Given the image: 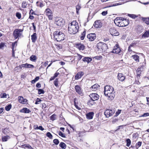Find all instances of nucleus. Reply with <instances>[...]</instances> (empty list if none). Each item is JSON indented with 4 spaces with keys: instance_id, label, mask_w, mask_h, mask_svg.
<instances>
[{
    "instance_id": "2f4dec72",
    "label": "nucleus",
    "mask_w": 149,
    "mask_h": 149,
    "mask_svg": "<svg viewBox=\"0 0 149 149\" xmlns=\"http://www.w3.org/2000/svg\"><path fill=\"white\" fill-rule=\"evenodd\" d=\"M145 64H142L141 65H140L138 68V70H140L141 71H142L143 70L144 68L145 67Z\"/></svg>"
},
{
    "instance_id": "bb28decb",
    "label": "nucleus",
    "mask_w": 149,
    "mask_h": 149,
    "mask_svg": "<svg viewBox=\"0 0 149 149\" xmlns=\"http://www.w3.org/2000/svg\"><path fill=\"white\" fill-rule=\"evenodd\" d=\"M99 87V86L98 84H95L92 86L90 88L92 90L95 91L97 90Z\"/></svg>"
},
{
    "instance_id": "6ab92c4d",
    "label": "nucleus",
    "mask_w": 149,
    "mask_h": 149,
    "mask_svg": "<svg viewBox=\"0 0 149 149\" xmlns=\"http://www.w3.org/2000/svg\"><path fill=\"white\" fill-rule=\"evenodd\" d=\"M118 80L121 81H123L125 79V77L123 76L121 73H118Z\"/></svg>"
},
{
    "instance_id": "79ce46f5",
    "label": "nucleus",
    "mask_w": 149,
    "mask_h": 149,
    "mask_svg": "<svg viewBox=\"0 0 149 149\" xmlns=\"http://www.w3.org/2000/svg\"><path fill=\"white\" fill-rule=\"evenodd\" d=\"M17 42L15 41L12 44V51H15V45H16Z\"/></svg>"
},
{
    "instance_id": "b1692460",
    "label": "nucleus",
    "mask_w": 149,
    "mask_h": 149,
    "mask_svg": "<svg viewBox=\"0 0 149 149\" xmlns=\"http://www.w3.org/2000/svg\"><path fill=\"white\" fill-rule=\"evenodd\" d=\"M31 37L32 42H33L34 43L36 42L37 39L36 33H34L33 35L31 36Z\"/></svg>"
},
{
    "instance_id": "c756f323",
    "label": "nucleus",
    "mask_w": 149,
    "mask_h": 149,
    "mask_svg": "<svg viewBox=\"0 0 149 149\" xmlns=\"http://www.w3.org/2000/svg\"><path fill=\"white\" fill-rule=\"evenodd\" d=\"M94 101L92 99L89 100L88 102V105L89 106H91L94 104Z\"/></svg>"
},
{
    "instance_id": "aec40b11",
    "label": "nucleus",
    "mask_w": 149,
    "mask_h": 149,
    "mask_svg": "<svg viewBox=\"0 0 149 149\" xmlns=\"http://www.w3.org/2000/svg\"><path fill=\"white\" fill-rule=\"evenodd\" d=\"M21 112L24 113H29L31 112V111L26 108H24L20 110Z\"/></svg>"
},
{
    "instance_id": "ea45409f",
    "label": "nucleus",
    "mask_w": 149,
    "mask_h": 149,
    "mask_svg": "<svg viewBox=\"0 0 149 149\" xmlns=\"http://www.w3.org/2000/svg\"><path fill=\"white\" fill-rule=\"evenodd\" d=\"M46 135L48 137H49L50 139H52V134H51V133L49 132H48L46 134Z\"/></svg>"
},
{
    "instance_id": "f03ea898",
    "label": "nucleus",
    "mask_w": 149,
    "mask_h": 149,
    "mask_svg": "<svg viewBox=\"0 0 149 149\" xmlns=\"http://www.w3.org/2000/svg\"><path fill=\"white\" fill-rule=\"evenodd\" d=\"M79 26L78 23L74 21L68 24V31L70 34H74L76 33L78 31Z\"/></svg>"
},
{
    "instance_id": "e433bc0d",
    "label": "nucleus",
    "mask_w": 149,
    "mask_h": 149,
    "mask_svg": "<svg viewBox=\"0 0 149 149\" xmlns=\"http://www.w3.org/2000/svg\"><path fill=\"white\" fill-rule=\"evenodd\" d=\"M39 79V77H36L35 78L32 80L31 82L32 84H34L36 82L38 81Z\"/></svg>"
},
{
    "instance_id": "473e14b6",
    "label": "nucleus",
    "mask_w": 149,
    "mask_h": 149,
    "mask_svg": "<svg viewBox=\"0 0 149 149\" xmlns=\"http://www.w3.org/2000/svg\"><path fill=\"white\" fill-rule=\"evenodd\" d=\"M59 146L62 148L65 149L66 148V145L63 142H61L59 144Z\"/></svg>"
},
{
    "instance_id": "72a5a7b5",
    "label": "nucleus",
    "mask_w": 149,
    "mask_h": 149,
    "mask_svg": "<svg viewBox=\"0 0 149 149\" xmlns=\"http://www.w3.org/2000/svg\"><path fill=\"white\" fill-rule=\"evenodd\" d=\"M86 31L84 30L82 33L81 35V36L80 37L81 39V40L84 39L86 35Z\"/></svg>"
},
{
    "instance_id": "7c9ffc66",
    "label": "nucleus",
    "mask_w": 149,
    "mask_h": 149,
    "mask_svg": "<svg viewBox=\"0 0 149 149\" xmlns=\"http://www.w3.org/2000/svg\"><path fill=\"white\" fill-rule=\"evenodd\" d=\"M25 68H34V66L31 64H29L28 63L25 64Z\"/></svg>"
},
{
    "instance_id": "f3484780",
    "label": "nucleus",
    "mask_w": 149,
    "mask_h": 149,
    "mask_svg": "<svg viewBox=\"0 0 149 149\" xmlns=\"http://www.w3.org/2000/svg\"><path fill=\"white\" fill-rule=\"evenodd\" d=\"M75 89L76 92L79 94L81 95L82 94V91L79 86L78 85L76 86H75Z\"/></svg>"
},
{
    "instance_id": "3c124183",
    "label": "nucleus",
    "mask_w": 149,
    "mask_h": 149,
    "mask_svg": "<svg viewBox=\"0 0 149 149\" xmlns=\"http://www.w3.org/2000/svg\"><path fill=\"white\" fill-rule=\"evenodd\" d=\"M143 21L145 22L146 24H148L149 23V18H144Z\"/></svg>"
},
{
    "instance_id": "774afa93",
    "label": "nucleus",
    "mask_w": 149,
    "mask_h": 149,
    "mask_svg": "<svg viewBox=\"0 0 149 149\" xmlns=\"http://www.w3.org/2000/svg\"><path fill=\"white\" fill-rule=\"evenodd\" d=\"M59 74V73L57 72H56L54 74V77H57L58 75Z\"/></svg>"
},
{
    "instance_id": "6e6d98bb",
    "label": "nucleus",
    "mask_w": 149,
    "mask_h": 149,
    "mask_svg": "<svg viewBox=\"0 0 149 149\" xmlns=\"http://www.w3.org/2000/svg\"><path fill=\"white\" fill-rule=\"evenodd\" d=\"M121 111V110H118V111L116 112L115 116H118L120 113Z\"/></svg>"
},
{
    "instance_id": "4d7b16f0",
    "label": "nucleus",
    "mask_w": 149,
    "mask_h": 149,
    "mask_svg": "<svg viewBox=\"0 0 149 149\" xmlns=\"http://www.w3.org/2000/svg\"><path fill=\"white\" fill-rule=\"evenodd\" d=\"M141 142L140 141H139L136 144V147H138V148H139L141 146Z\"/></svg>"
},
{
    "instance_id": "5701e85b",
    "label": "nucleus",
    "mask_w": 149,
    "mask_h": 149,
    "mask_svg": "<svg viewBox=\"0 0 149 149\" xmlns=\"http://www.w3.org/2000/svg\"><path fill=\"white\" fill-rule=\"evenodd\" d=\"M10 138V136L8 135L2 136L1 138V140L3 142L6 141Z\"/></svg>"
},
{
    "instance_id": "09e8293b",
    "label": "nucleus",
    "mask_w": 149,
    "mask_h": 149,
    "mask_svg": "<svg viewBox=\"0 0 149 149\" xmlns=\"http://www.w3.org/2000/svg\"><path fill=\"white\" fill-rule=\"evenodd\" d=\"M58 134L59 136H61L62 137L65 138V136L64 134H63L61 131H59L58 132Z\"/></svg>"
},
{
    "instance_id": "9d476101",
    "label": "nucleus",
    "mask_w": 149,
    "mask_h": 149,
    "mask_svg": "<svg viewBox=\"0 0 149 149\" xmlns=\"http://www.w3.org/2000/svg\"><path fill=\"white\" fill-rule=\"evenodd\" d=\"M110 33L112 36H118L119 35V33L114 27L111 28L110 29Z\"/></svg>"
},
{
    "instance_id": "ddd939ff",
    "label": "nucleus",
    "mask_w": 149,
    "mask_h": 149,
    "mask_svg": "<svg viewBox=\"0 0 149 149\" xmlns=\"http://www.w3.org/2000/svg\"><path fill=\"white\" fill-rule=\"evenodd\" d=\"M18 101L19 103L26 104L27 103V100L26 99H24L22 96H19L18 97Z\"/></svg>"
},
{
    "instance_id": "423d86ee",
    "label": "nucleus",
    "mask_w": 149,
    "mask_h": 149,
    "mask_svg": "<svg viewBox=\"0 0 149 149\" xmlns=\"http://www.w3.org/2000/svg\"><path fill=\"white\" fill-rule=\"evenodd\" d=\"M111 52L113 53L118 54L119 55L123 54L122 52H121L118 44H116L114 47L113 49Z\"/></svg>"
},
{
    "instance_id": "8fccbe9b",
    "label": "nucleus",
    "mask_w": 149,
    "mask_h": 149,
    "mask_svg": "<svg viewBox=\"0 0 149 149\" xmlns=\"http://www.w3.org/2000/svg\"><path fill=\"white\" fill-rule=\"evenodd\" d=\"M45 93L44 91L42 89H38V94H44Z\"/></svg>"
},
{
    "instance_id": "a211bd4d",
    "label": "nucleus",
    "mask_w": 149,
    "mask_h": 149,
    "mask_svg": "<svg viewBox=\"0 0 149 149\" xmlns=\"http://www.w3.org/2000/svg\"><path fill=\"white\" fill-rule=\"evenodd\" d=\"M84 72H78L75 76V79H78L82 77L84 74Z\"/></svg>"
},
{
    "instance_id": "4be33fe9",
    "label": "nucleus",
    "mask_w": 149,
    "mask_h": 149,
    "mask_svg": "<svg viewBox=\"0 0 149 149\" xmlns=\"http://www.w3.org/2000/svg\"><path fill=\"white\" fill-rule=\"evenodd\" d=\"M94 113L93 112H89L86 115V117L89 119H92L93 117Z\"/></svg>"
},
{
    "instance_id": "f257e3e1",
    "label": "nucleus",
    "mask_w": 149,
    "mask_h": 149,
    "mask_svg": "<svg viewBox=\"0 0 149 149\" xmlns=\"http://www.w3.org/2000/svg\"><path fill=\"white\" fill-rule=\"evenodd\" d=\"M104 93L109 100H113L115 96V92L114 89L110 86H106L104 88Z\"/></svg>"
},
{
    "instance_id": "f704fd0d",
    "label": "nucleus",
    "mask_w": 149,
    "mask_h": 149,
    "mask_svg": "<svg viewBox=\"0 0 149 149\" xmlns=\"http://www.w3.org/2000/svg\"><path fill=\"white\" fill-rule=\"evenodd\" d=\"M27 3L26 1H23L22 2V7L23 8H25L27 6Z\"/></svg>"
},
{
    "instance_id": "864d4df0",
    "label": "nucleus",
    "mask_w": 149,
    "mask_h": 149,
    "mask_svg": "<svg viewBox=\"0 0 149 149\" xmlns=\"http://www.w3.org/2000/svg\"><path fill=\"white\" fill-rule=\"evenodd\" d=\"M58 79H56L54 81V84L55 86L57 87L58 86Z\"/></svg>"
},
{
    "instance_id": "7ed1b4c3",
    "label": "nucleus",
    "mask_w": 149,
    "mask_h": 149,
    "mask_svg": "<svg viewBox=\"0 0 149 149\" xmlns=\"http://www.w3.org/2000/svg\"><path fill=\"white\" fill-rule=\"evenodd\" d=\"M54 38L57 41H61L64 40L65 36L62 32L59 31H55L54 33Z\"/></svg>"
},
{
    "instance_id": "2eb2a0df",
    "label": "nucleus",
    "mask_w": 149,
    "mask_h": 149,
    "mask_svg": "<svg viewBox=\"0 0 149 149\" xmlns=\"http://www.w3.org/2000/svg\"><path fill=\"white\" fill-rule=\"evenodd\" d=\"M75 47L80 51H83L85 49L84 45L81 43H79L75 44Z\"/></svg>"
},
{
    "instance_id": "a18cd8bd",
    "label": "nucleus",
    "mask_w": 149,
    "mask_h": 149,
    "mask_svg": "<svg viewBox=\"0 0 149 149\" xmlns=\"http://www.w3.org/2000/svg\"><path fill=\"white\" fill-rule=\"evenodd\" d=\"M128 16L133 19H135L136 17V15L134 14H128Z\"/></svg>"
},
{
    "instance_id": "20e7f679",
    "label": "nucleus",
    "mask_w": 149,
    "mask_h": 149,
    "mask_svg": "<svg viewBox=\"0 0 149 149\" xmlns=\"http://www.w3.org/2000/svg\"><path fill=\"white\" fill-rule=\"evenodd\" d=\"M97 47L99 50L104 52L107 49V45L103 42H99L97 44Z\"/></svg>"
},
{
    "instance_id": "58836bf2",
    "label": "nucleus",
    "mask_w": 149,
    "mask_h": 149,
    "mask_svg": "<svg viewBox=\"0 0 149 149\" xmlns=\"http://www.w3.org/2000/svg\"><path fill=\"white\" fill-rule=\"evenodd\" d=\"M56 115L55 114H53L50 116V119L53 121L56 119Z\"/></svg>"
},
{
    "instance_id": "338daca9",
    "label": "nucleus",
    "mask_w": 149,
    "mask_h": 149,
    "mask_svg": "<svg viewBox=\"0 0 149 149\" xmlns=\"http://www.w3.org/2000/svg\"><path fill=\"white\" fill-rule=\"evenodd\" d=\"M48 61H46L45 62L44 64H43V65L45 67H46L47 65H48Z\"/></svg>"
},
{
    "instance_id": "c85d7f7f",
    "label": "nucleus",
    "mask_w": 149,
    "mask_h": 149,
    "mask_svg": "<svg viewBox=\"0 0 149 149\" xmlns=\"http://www.w3.org/2000/svg\"><path fill=\"white\" fill-rule=\"evenodd\" d=\"M132 57L136 62H139V56L137 55H134L132 56Z\"/></svg>"
},
{
    "instance_id": "cd10ccee",
    "label": "nucleus",
    "mask_w": 149,
    "mask_h": 149,
    "mask_svg": "<svg viewBox=\"0 0 149 149\" xmlns=\"http://www.w3.org/2000/svg\"><path fill=\"white\" fill-rule=\"evenodd\" d=\"M29 59L32 61L36 62L37 59V57L35 55H32L30 57Z\"/></svg>"
},
{
    "instance_id": "f8f14e48",
    "label": "nucleus",
    "mask_w": 149,
    "mask_h": 149,
    "mask_svg": "<svg viewBox=\"0 0 149 149\" xmlns=\"http://www.w3.org/2000/svg\"><path fill=\"white\" fill-rule=\"evenodd\" d=\"M114 112L112 110L107 109L104 112V114L108 118L112 115Z\"/></svg>"
},
{
    "instance_id": "c9c22d12",
    "label": "nucleus",
    "mask_w": 149,
    "mask_h": 149,
    "mask_svg": "<svg viewBox=\"0 0 149 149\" xmlns=\"http://www.w3.org/2000/svg\"><path fill=\"white\" fill-rule=\"evenodd\" d=\"M126 146L128 147L129 146H130L131 143V141L130 139H127L126 140Z\"/></svg>"
},
{
    "instance_id": "6e6552de",
    "label": "nucleus",
    "mask_w": 149,
    "mask_h": 149,
    "mask_svg": "<svg viewBox=\"0 0 149 149\" xmlns=\"http://www.w3.org/2000/svg\"><path fill=\"white\" fill-rule=\"evenodd\" d=\"M55 23L58 26H61L64 24V22L62 18L58 17L55 19Z\"/></svg>"
},
{
    "instance_id": "de8ad7c7",
    "label": "nucleus",
    "mask_w": 149,
    "mask_h": 149,
    "mask_svg": "<svg viewBox=\"0 0 149 149\" xmlns=\"http://www.w3.org/2000/svg\"><path fill=\"white\" fill-rule=\"evenodd\" d=\"M133 44H132L129 46L128 49V52L129 53L130 52L132 51V48L133 47Z\"/></svg>"
},
{
    "instance_id": "1a4fd4ad",
    "label": "nucleus",
    "mask_w": 149,
    "mask_h": 149,
    "mask_svg": "<svg viewBox=\"0 0 149 149\" xmlns=\"http://www.w3.org/2000/svg\"><path fill=\"white\" fill-rule=\"evenodd\" d=\"M45 12L48 17L49 20H52L53 18V15L52 11L49 8H47L45 11Z\"/></svg>"
},
{
    "instance_id": "052dcab7",
    "label": "nucleus",
    "mask_w": 149,
    "mask_h": 149,
    "mask_svg": "<svg viewBox=\"0 0 149 149\" xmlns=\"http://www.w3.org/2000/svg\"><path fill=\"white\" fill-rule=\"evenodd\" d=\"M107 14V11H103L102 13V15L103 16L106 15Z\"/></svg>"
},
{
    "instance_id": "e2e57ef3",
    "label": "nucleus",
    "mask_w": 149,
    "mask_h": 149,
    "mask_svg": "<svg viewBox=\"0 0 149 149\" xmlns=\"http://www.w3.org/2000/svg\"><path fill=\"white\" fill-rule=\"evenodd\" d=\"M19 68H20V69H22V68L23 67H24L25 68V64H22L21 65H20L19 66Z\"/></svg>"
},
{
    "instance_id": "49530a36",
    "label": "nucleus",
    "mask_w": 149,
    "mask_h": 149,
    "mask_svg": "<svg viewBox=\"0 0 149 149\" xmlns=\"http://www.w3.org/2000/svg\"><path fill=\"white\" fill-rule=\"evenodd\" d=\"M76 57H77V60L79 61L82 58L83 56L80 54H77V56H76Z\"/></svg>"
},
{
    "instance_id": "680f3d73",
    "label": "nucleus",
    "mask_w": 149,
    "mask_h": 149,
    "mask_svg": "<svg viewBox=\"0 0 149 149\" xmlns=\"http://www.w3.org/2000/svg\"><path fill=\"white\" fill-rule=\"evenodd\" d=\"M6 96L7 95L5 93H3V94L2 96H1V98H6Z\"/></svg>"
},
{
    "instance_id": "37998d69",
    "label": "nucleus",
    "mask_w": 149,
    "mask_h": 149,
    "mask_svg": "<svg viewBox=\"0 0 149 149\" xmlns=\"http://www.w3.org/2000/svg\"><path fill=\"white\" fill-rule=\"evenodd\" d=\"M5 46V43H1L0 44V49H3L4 47Z\"/></svg>"
},
{
    "instance_id": "5fc2aeb1",
    "label": "nucleus",
    "mask_w": 149,
    "mask_h": 149,
    "mask_svg": "<svg viewBox=\"0 0 149 149\" xmlns=\"http://www.w3.org/2000/svg\"><path fill=\"white\" fill-rule=\"evenodd\" d=\"M41 100L39 98H37L36 99V101L35 102V104H38L40 102H41Z\"/></svg>"
},
{
    "instance_id": "c03bdc74",
    "label": "nucleus",
    "mask_w": 149,
    "mask_h": 149,
    "mask_svg": "<svg viewBox=\"0 0 149 149\" xmlns=\"http://www.w3.org/2000/svg\"><path fill=\"white\" fill-rule=\"evenodd\" d=\"M11 107V105L9 104L5 107V109L7 111L10 110Z\"/></svg>"
},
{
    "instance_id": "dca6fc26",
    "label": "nucleus",
    "mask_w": 149,
    "mask_h": 149,
    "mask_svg": "<svg viewBox=\"0 0 149 149\" xmlns=\"http://www.w3.org/2000/svg\"><path fill=\"white\" fill-rule=\"evenodd\" d=\"M94 26L96 28H100L102 26V23L100 21H96L94 24Z\"/></svg>"
},
{
    "instance_id": "393cba45",
    "label": "nucleus",
    "mask_w": 149,
    "mask_h": 149,
    "mask_svg": "<svg viewBox=\"0 0 149 149\" xmlns=\"http://www.w3.org/2000/svg\"><path fill=\"white\" fill-rule=\"evenodd\" d=\"M149 37V31H146L142 35V38H147Z\"/></svg>"
},
{
    "instance_id": "603ef678",
    "label": "nucleus",
    "mask_w": 149,
    "mask_h": 149,
    "mask_svg": "<svg viewBox=\"0 0 149 149\" xmlns=\"http://www.w3.org/2000/svg\"><path fill=\"white\" fill-rule=\"evenodd\" d=\"M53 143L56 145H58L59 143L58 140L57 139H55L53 140Z\"/></svg>"
},
{
    "instance_id": "0eeeda50",
    "label": "nucleus",
    "mask_w": 149,
    "mask_h": 149,
    "mask_svg": "<svg viewBox=\"0 0 149 149\" xmlns=\"http://www.w3.org/2000/svg\"><path fill=\"white\" fill-rule=\"evenodd\" d=\"M23 30L21 29H16L13 31V35L15 39H17L20 37L22 35L21 32L23 31Z\"/></svg>"
},
{
    "instance_id": "9b49d317",
    "label": "nucleus",
    "mask_w": 149,
    "mask_h": 149,
    "mask_svg": "<svg viewBox=\"0 0 149 149\" xmlns=\"http://www.w3.org/2000/svg\"><path fill=\"white\" fill-rule=\"evenodd\" d=\"M87 38L90 41H93L96 38V35L95 33H91L87 35Z\"/></svg>"
},
{
    "instance_id": "39448f33",
    "label": "nucleus",
    "mask_w": 149,
    "mask_h": 149,
    "mask_svg": "<svg viewBox=\"0 0 149 149\" xmlns=\"http://www.w3.org/2000/svg\"><path fill=\"white\" fill-rule=\"evenodd\" d=\"M123 18L117 17L114 20V22L116 25L119 27L123 26Z\"/></svg>"
},
{
    "instance_id": "4468645a",
    "label": "nucleus",
    "mask_w": 149,
    "mask_h": 149,
    "mask_svg": "<svg viewBox=\"0 0 149 149\" xmlns=\"http://www.w3.org/2000/svg\"><path fill=\"white\" fill-rule=\"evenodd\" d=\"M91 99L93 101L97 100L99 97V96L96 93H92L90 94L89 95Z\"/></svg>"
},
{
    "instance_id": "a19ab883",
    "label": "nucleus",
    "mask_w": 149,
    "mask_h": 149,
    "mask_svg": "<svg viewBox=\"0 0 149 149\" xmlns=\"http://www.w3.org/2000/svg\"><path fill=\"white\" fill-rule=\"evenodd\" d=\"M16 16L19 19H21V14L19 12L16 13Z\"/></svg>"
},
{
    "instance_id": "412c9836",
    "label": "nucleus",
    "mask_w": 149,
    "mask_h": 149,
    "mask_svg": "<svg viewBox=\"0 0 149 149\" xmlns=\"http://www.w3.org/2000/svg\"><path fill=\"white\" fill-rule=\"evenodd\" d=\"M82 60L84 62H86L88 63L92 61V58L88 57H85Z\"/></svg>"
},
{
    "instance_id": "13d9d810",
    "label": "nucleus",
    "mask_w": 149,
    "mask_h": 149,
    "mask_svg": "<svg viewBox=\"0 0 149 149\" xmlns=\"http://www.w3.org/2000/svg\"><path fill=\"white\" fill-rule=\"evenodd\" d=\"M37 130H40L42 131H43L44 130V129L42 126H40L39 127H38Z\"/></svg>"
},
{
    "instance_id": "69168bd1",
    "label": "nucleus",
    "mask_w": 149,
    "mask_h": 149,
    "mask_svg": "<svg viewBox=\"0 0 149 149\" xmlns=\"http://www.w3.org/2000/svg\"><path fill=\"white\" fill-rule=\"evenodd\" d=\"M56 48L58 49H61L62 48V46H61L58 45H56Z\"/></svg>"
},
{
    "instance_id": "a878e982",
    "label": "nucleus",
    "mask_w": 149,
    "mask_h": 149,
    "mask_svg": "<svg viewBox=\"0 0 149 149\" xmlns=\"http://www.w3.org/2000/svg\"><path fill=\"white\" fill-rule=\"evenodd\" d=\"M123 26H126L129 24V21L127 19H124L123 18Z\"/></svg>"
},
{
    "instance_id": "4c0bfd02",
    "label": "nucleus",
    "mask_w": 149,
    "mask_h": 149,
    "mask_svg": "<svg viewBox=\"0 0 149 149\" xmlns=\"http://www.w3.org/2000/svg\"><path fill=\"white\" fill-rule=\"evenodd\" d=\"M81 6L79 5H78L76 6V13L77 14H79V10L81 8Z\"/></svg>"
},
{
    "instance_id": "0e129e2a",
    "label": "nucleus",
    "mask_w": 149,
    "mask_h": 149,
    "mask_svg": "<svg viewBox=\"0 0 149 149\" xmlns=\"http://www.w3.org/2000/svg\"><path fill=\"white\" fill-rule=\"evenodd\" d=\"M36 86L37 88H40L41 87V85L40 83H37L36 84Z\"/></svg>"
},
{
    "instance_id": "bf43d9fd",
    "label": "nucleus",
    "mask_w": 149,
    "mask_h": 149,
    "mask_svg": "<svg viewBox=\"0 0 149 149\" xmlns=\"http://www.w3.org/2000/svg\"><path fill=\"white\" fill-rule=\"evenodd\" d=\"M149 116V113H144L143 115H142L141 117H145L147 116Z\"/></svg>"
}]
</instances>
